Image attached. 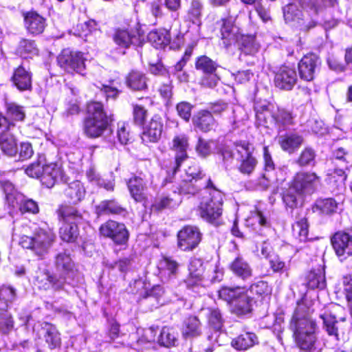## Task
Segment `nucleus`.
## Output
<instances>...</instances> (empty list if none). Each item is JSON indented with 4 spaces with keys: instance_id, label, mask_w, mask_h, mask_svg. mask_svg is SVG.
<instances>
[{
    "instance_id": "1",
    "label": "nucleus",
    "mask_w": 352,
    "mask_h": 352,
    "mask_svg": "<svg viewBox=\"0 0 352 352\" xmlns=\"http://www.w3.org/2000/svg\"><path fill=\"white\" fill-rule=\"evenodd\" d=\"M312 311L304 302H298L292 318L295 325L296 343L301 349L306 351L311 350L316 341V324L310 317Z\"/></svg>"
},
{
    "instance_id": "2",
    "label": "nucleus",
    "mask_w": 352,
    "mask_h": 352,
    "mask_svg": "<svg viewBox=\"0 0 352 352\" xmlns=\"http://www.w3.org/2000/svg\"><path fill=\"white\" fill-rule=\"evenodd\" d=\"M298 6L309 12V15L316 14L318 12L314 0H292L283 8L284 19L286 23H291L302 30L307 31L314 28L316 23L306 17Z\"/></svg>"
},
{
    "instance_id": "3",
    "label": "nucleus",
    "mask_w": 352,
    "mask_h": 352,
    "mask_svg": "<svg viewBox=\"0 0 352 352\" xmlns=\"http://www.w3.org/2000/svg\"><path fill=\"white\" fill-rule=\"evenodd\" d=\"M112 121L113 116L107 114L101 102H89L84 121V132L89 137L98 138L103 134Z\"/></svg>"
},
{
    "instance_id": "4",
    "label": "nucleus",
    "mask_w": 352,
    "mask_h": 352,
    "mask_svg": "<svg viewBox=\"0 0 352 352\" xmlns=\"http://www.w3.org/2000/svg\"><path fill=\"white\" fill-rule=\"evenodd\" d=\"M219 296L231 305L232 313L237 316H248L253 310L254 298L245 288L224 287L219 291Z\"/></svg>"
},
{
    "instance_id": "5",
    "label": "nucleus",
    "mask_w": 352,
    "mask_h": 352,
    "mask_svg": "<svg viewBox=\"0 0 352 352\" xmlns=\"http://www.w3.org/2000/svg\"><path fill=\"white\" fill-rule=\"evenodd\" d=\"M55 239V235L49 229L36 228L32 236L23 235L19 244L25 249H29L38 256L43 258L48 253Z\"/></svg>"
},
{
    "instance_id": "6",
    "label": "nucleus",
    "mask_w": 352,
    "mask_h": 352,
    "mask_svg": "<svg viewBox=\"0 0 352 352\" xmlns=\"http://www.w3.org/2000/svg\"><path fill=\"white\" fill-rule=\"evenodd\" d=\"M210 188L209 197L204 199L199 206L201 218L210 223H214L221 217L222 213L223 195L221 191L213 187L209 179L206 186Z\"/></svg>"
},
{
    "instance_id": "7",
    "label": "nucleus",
    "mask_w": 352,
    "mask_h": 352,
    "mask_svg": "<svg viewBox=\"0 0 352 352\" xmlns=\"http://www.w3.org/2000/svg\"><path fill=\"white\" fill-rule=\"evenodd\" d=\"M256 116L258 120L263 124H268L267 119L273 121L278 129V134L287 129V128L293 124V117L292 113L284 109H278L273 113L270 112L268 106H256L255 107Z\"/></svg>"
},
{
    "instance_id": "8",
    "label": "nucleus",
    "mask_w": 352,
    "mask_h": 352,
    "mask_svg": "<svg viewBox=\"0 0 352 352\" xmlns=\"http://www.w3.org/2000/svg\"><path fill=\"white\" fill-rule=\"evenodd\" d=\"M218 67L217 63L207 56H201L197 58L195 68L204 74L200 80L202 86L212 88L217 85L219 80L216 72Z\"/></svg>"
},
{
    "instance_id": "9",
    "label": "nucleus",
    "mask_w": 352,
    "mask_h": 352,
    "mask_svg": "<svg viewBox=\"0 0 352 352\" xmlns=\"http://www.w3.org/2000/svg\"><path fill=\"white\" fill-rule=\"evenodd\" d=\"M85 58L81 52H72L65 49L57 58L59 66L67 72H76L83 75L85 69Z\"/></svg>"
},
{
    "instance_id": "10",
    "label": "nucleus",
    "mask_w": 352,
    "mask_h": 352,
    "mask_svg": "<svg viewBox=\"0 0 352 352\" xmlns=\"http://www.w3.org/2000/svg\"><path fill=\"white\" fill-rule=\"evenodd\" d=\"M99 231L101 235L111 239L117 245H124L129 239L125 225L115 221L110 220L102 224Z\"/></svg>"
},
{
    "instance_id": "11",
    "label": "nucleus",
    "mask_w": 352,
    "mask_h": 352,
    "mask_svg": "<svg viewBox=\"0 0 352 352\" xmlns=\"http://www.w3.org/2000/svg\"><path fill=\"white\" fill-rule=\"evenodd\" d=\"M201 240V233L196 226H184L177 234V246L182 251H192Z\"/></svg>"
},
{
    "instance_id": "12",
    "label": "nucleus",
    "mask_w": 352,
    "mask_h": 352,
    "mask_svg": "<svg viewBox=\"0 0 352 352\" xmlns=\"http://www.w3.org/2000/svg\"><path fill=\"white\" fill-rule=\"evenodd\" d=\"M6 114L0 113V129L10 131L15 126V122L23 121L25 113L23 107L10 102L6 104Z\"/></svg>"
},
{
    "instance_id": "13",
    "label": "nucleus",
    "mask_w": 352,
    "mask_h": 352,
    "mask_svg": "<svg viewBox=\"0 0 352 352\" xmlns=\"http://www.w3.org/2000/svg\"><path fill=\"white\" fill-rule=\"evenodd\" d=\"M34 330L49 349H54L60 346V333L54 324L47 322H39L35 325Z\"/></svg>"
},
{
    "instance_id": "14",
    "label": "nucleus",
    "mask_w": 352,
    "mask_h": 352,
    "mask_svg": "<svg viewBox=\"0 0 352 352\" xmlns=\"http://www.w3.org/2000/svg\"><path fill=\"white\" fill-rule=\"evenodd\" d=\"M331 246L340 261L352 255V236L346 232H336L331 237Z\"/></svg>"
},
{
    "instance_id": "15",
    "label": "nucleus",
    "mask_w": 352,
    "mask_h": 352,
    "mask_svg": "<svg viewBox=\"0 0 352 352\" xmlns=\"http://www.w3.org/2000/svg\"><path fill=\"white\" fill-rule=\"evenodd\" d=\"M318 182L315 173L300 172L294 176L292 185L303 195L313 192Z\"/></svg>"
},
{
    "instance_id": "16",
    "label": "nucleus",
    "mask_w": 352,
    "mask_h": 352,
    "mask_svg": "<svg viewBox=\"0 0 352 352\" xmlns=\"http://www.w3.org/2000/svg\"><path fill=\"white\" fill-rule=\"evenodd\" d=\"M296 81V70L287 66L281 67L276 73L274 77L276 87L284 90H291Z\"/></svg>"
},
{
    "instance_id": "17",
    "label": "nucleus",
    "mask_w": 352,
    "mask_h": 352,
    "mask_svg": "<svg viewBox=\"0 0 352 352\" xmlns=\"http://www.w3.org/2000/svg\"><path fill=\"white\" fill-rule=\"evenodd\" d=\"M333 175L334 178L336 177V175L338 177V178L334 181L336 184L338 193L336 199L331 198V213L342 210L344 201L343 192L345 189L344 182L346 178L345 173L342 168L335 169Z\"/></svg>"
},
{
    "instance_id": "18",
    "label": "nucleus",
    "mask_w": 352,
    "mask_h": 352,
    "mask_svg": "<svg viewBox=\"0 0 352 352\" xmlns=\"http://www.w3.org/2000/svg\"><path fill=\"white\" fill-rule=\"evenodd\" d=\"M318 63V58L316 54H310L303 56L298 63L300 78L306 81L312 80Z\"/></svg>"
},
{
    "instance_id": "19",
    "label": "nucleus",
    "mask_w": 352,
    "mask_h": 352,
    "mask_svg": "<svg viewBox=\"0 0 352 352\" xmlns=\"http://www.w3.org/2000/svg\"><path fill=\"white\" fill-rule=\"evenodd\" d=\"M163 124L159 116H153L144 127L142 140L145 142H156L161 137Z\"/></svg>"
},
{
    "instance_id": "20",
    "label": "nucleus",
    "mask_w": 352,
    "mask_h": 352,
    "mask_svg": "<svg viewBox=\"0 0 352 352\" xmlns=\"http://www.w3.org/2000/svg\"><path fill=\"white\" fill-rule=\"evenodd\" d=\"M131 196L137 202H143L147 198L146 184L144 179L140 177L134 176L127 182Z\"/></svg>"
},
{
    "instance_id": "21",
    "label": "nucleus",
    "mask_w": 352,
    "mask_h": 352,
    "mask_svg": "<svg viewBox=\"0 0 352 352\" xmlns=\"http://www.w3.org/2000/svg\"><path fill=\"white\" fill-rule=\"evenodd\" d=\"M221 22V39L223 41V44L228 47L239 40L241 34L239 28L233 25L231 19H223Z\"/></svg>"
},
{
    "instance_id": "22",
    "label": "nucleus",
    "mask_w": 352,
    "mask_h": 352,
    "mask_svg": "<svg viewBox=\"0 0 352 352\" xmlns=\"http://www.w3.org/2000/svg\"><path fill=\"white\" fill-rule=\"evenodd\" d=\"M179 267V263L170 256H164L158 263L161 277L166 280L176 277Z\"/></svg>"
},
{
    "instance_id": "23",
    "label": "nucleus",
    "mask_w": 352,
    "mask_h": 352,
    "mask_svg": "<svg viewBox=\"0 0 352 352\" xmlns=\"http://www.w3.org/2000/svg\"><path fill=\"white\" fill-rule=\"evenodd\" d=\"M56 213L59 219L63 223L77 225L83 219L82 213L76 208L70 205H60L57 209Z\"/></svg>"
},
{
    "instance_id": "24",
    "label": "nucleus",
    "mask_w": 352,
    "mask_h": 352,
    "mask_svg": "<svg viewBox=\"0 0 352 352\" xmlns=\"http://www.w3.org/2000/svg\"><path fill=\"white\" fill-rule=\"evenodd\" d=\"M235 43H238L239 47L241 51L239 58L243 60L245 56H254L259 50V45L256 43L255 37L250 35L241 34L239 40Z\"/></svg>"
},
{
    "instance_id": "25",
    "label": "nucleus",
    "mask_w": 352,
    "mask_h": 352,
    "mask_svg": "<svg viewBox=\"0 0 352 352\" xmlns=\"http://www.w3.org/2000/svg\"><path fill=\"white\" fill-rule=\"evenodd\" d=\"M14 86L20 91L30 90L32 88V74L23 66L17 67L12 76Z\"/></svg>"
},
{
    "instance_id": "26",
    "label": "nucleus",
    "mask_w": 352,
    "mask_h": 352,
    "mask_svg": "<svg viewBox=\"0 0 352 352\" xmlns=\"http://www.w3.org/2000/svg\"><path fill=\"white\" fill-rule=\"evenodd\" d=\"M24 21L28 31L32 34H41L46 25L45 19L35 12H28Z\"/></svg>"
},
{
    "instance_id": "27",
    "label": "nucleus",
    "mask_w": 352,
    "mask_h": 352,
    "mask_svg": "<svg viewBox=\"0 0 352 352\" xmlns=\"http://www.w3.org/2000/svg\"><path fill=\"white\" fill-rule=\"evenodd\" d=\"M194 125L203 132H208L214 129L217 122L212 113L208 111H201L192 118Z\"/></svg>"
},
{
    "instance_id": "28",
    "label": "nucleus",
    "mask_w": 352,
    "mask_h": 352,
    "mask_svg": "<svg viewBox=\"0 0 352 352\" xmlns=\"http://www.w3.org/2000/svg\"><path fill=\"white\" fill-rule=\"evenodd\" d=\"M189 277L186 280L188 287L198 285L202 280L204 272L203 261L201 258H193L189 265Z\"/></svg>"
},
{
    "instance_id": "29",
    "label": "nucleus",
    "mask_w": 352,
    "mask_h": 352,
    "mask_svg": "<svg viewBox=\"0 0 352 352\" xmlns=\"http://www.w3.org/2000/svg\"><path fill=\"white\" fill-rule=\"evenodd\" d=\"M230 269L239 278L247 280L252 276L250 264L241 256L236 257L230 263Z\"/></svg>"
},
{
    "instance_id": "30",
    "label": "nucleus",
    "mask_w": 352,
    "mask_h": 352,
    "mask_svg": "<svg viewBox=\"0 0 352 352\" xmlns=\"http://www.w3.org/2000/svg\"><path fill=\"white\" fill-rule=\"evenodd\" d=\"M278 142L283 151L289 153H293L299 148L302 142V138L296 133H289L285 135L278 134Z\"/></svg>"
},
{
    "instance_id": "31",
    "label": "nucleus",
    "mask_w": 352,
    "mask_h": 352,
    "mask_svg": "<svg viewBox=\"0 0 352 352\" xmlns=\"http://www.w3.org/2000/svg\"><path fill=\"white\" fill-rule=\"evenodd\" d=\"M96 214L98 216L105 214H123L126 210L119 205L115 200H104L101 201L96 208Z\"/></svg>"
},
{
    "instance_id": "32",
    "label": "nucleus",
    "mask_w": 352,
    "mask_h": 352,
    "mask_svg": "<svg viewBox=\"0 0 352 352\" xmlns=\"http://www.w3.org/2000/svg\"><path fill=\"white\" fill-rule=\"evenodd\" d=\"M117 135L120 144L124 148V150H121V151L132 152L134 146L131 142L132 135L129 131V124L124 122H118Z\"/></svg>"
},
{
    "instance_id": "33",
    "label": "nucleus",
    "mask_w": 352,
    "mask_h": 352,
    "mask_svg": "<svg viewBox=\"0 0 352 352\" xmlns=\"http://www.w3.org/2000/svg\"><path fill=\"white\" fill-rule=\"evenodd\" d=\"M305 284L310 289H324L326 287V280L323 269L318 268L311 270L305 276Z\"/></svg>"
},
{
    "instance_id": "34",
    "label": "nucleus",
    "mask_w": 352,
    "mask_h": 352,
    "mask_svg": "<svg viewBox=\"0 0 352 352\" xmlns=\"http://www.w3.org/2000/svg\"><path fill=\"white\" fill-rule=\"evenodd\" d=\"M113 39L118 46L128 48L131 45L135 44L138 38L135 34L129 32L128 30L118 29L115 32Z\"/></svg>"
},
{
    "instance_id": "35",
    "label": "nucleus",
    "mask_w": 352,
    "mask_h": 352,
    "mask_svg": "<svg viewBox=\"0 0 352 352\" xmlns=\"http://www.w3.org/2000/svg\"><path fill=\"white\" fill-rule=\"evenodd\" d=\"M38 50L33 40L21 38L16 48V54L23 58H32L37 55Z\"/></svg>"
},
{
    "instance_id": "36",
    "label": "nucleus",
    "mask_w": 352,
    "mask_h": 352,
    "mask_svg": "<svg viewBox=\"0 0 352 352\" xmlns=\"http://www.w3.org/2000/svg\"><path fill=\"white\" fill-rule=\"evenodd\" d=\"M148 40L155 48H162L170 43V33L164 29L151 31L148 34Z\"/></svg>"
},
{
    "instance_id": "37",
    "label": "nucleus",
    "mask_w": 352,
    "mask_h": 352,
    "mask_svg": "<svg viewBox=\"0 0 352 352\" xmlns=\"http://www.w3.org/2000/svg\"><path fill=\"white\" fill-rule=\"evenodd\" d=\"M65 194L71 203L77 204L84 198L85 190L81 182L74 181L65 188Z\"/></svg>"
},
{
    "instance_id": "38",
    "label": "nucleus",
    "mask_w": 352,
    "mask_h": 352,
    "mask_svg": "<svg viewBox=\"0 0 352 352\" xmlns=\"http://www.w3.org/2000/svg\"><path fill=\"white\" fill-rule=\"evenodd\" d=\"M258 343L257 336L254 333L241 334L232 341V346L237 350H246Z\"/></svg>"
},
{
    "instance_id": "39",
    "label": "nucleus",
    "mask_w": 352,
    "mask_h": 352,
    "mask_svg": "<svg viewBox=\"0 0 352 352\" xmlns=\"http://www.w3.org/2000/svg\"><path fill=\"white\" fill-rule=\"evenodd\" d=\"M55 267L59 274L67 275L73 270L74 262L70 254L66 252L58 253L55 257Z\"/></svg>"
},
{
    "instance_id": "40",
    "label": "nucleus",
    "mask_w": 352,
    "mask_h": 352,
    "mask_svg": "<svg viewBox=\"0 0 352 352\" xmlns=\"http://www.w3.org/2000/svg\"><path fill=\"white\" fill-rule=\"evenodd\" d=\"M16 298V289L9 285L0 288V311H8Z\"/></svg>"
},
{
    "instance_id": "41",
    "label": "nucleus",
    "mask_w": 352,
    "mask_h": 352,
    "mask_svg": "<svg viewBox=\"0 0 352 352\" xmlns=\"http://www.w3.org/2000/svg\"><path fill=\"white\" fill-rule=\"evenodd\" d=\"M126 84L133 90H144L147 87V78L140 72L133 71L126 78Z\"/></svg>"
},
{
    "instance_id": "42",
    "label": "nucleus",
    "mask_w": 352,
    "mask_h": 352,
    "mask_svg": "<svg viewBox=\"0 0 352 352\" xmlns=\"http://www.w3.org/2000/svg\"><path fill=\"white\" fill-rule=\"evenodd\" d=\"M183 336L185 338H195L201 335V322L196 316H190L184 322Z\"/></svg>"
},
{
    "instance_id": "43",
    "label": "nucleus",
    "mask_w": 352,
    "mask_h": 352,
    "mask_svg": "<svg viewBox=\"0 0 352 352\" xmlns=\"http://www.w3.org/2000/svg\"><path fill=\"white\" fill-rule=\"evenodd\" d=\"M302 195L301 192H299L296 188L291 185L283 193V200L286 207L294 209L302 202Z\"/></svg>"
},
{
    "instance_id": "44",
    "label": "nucleus",
    "mask_w": 352,
    "mask_h": 352,
    "mask_svg": "<svg viewBox=\"0 0 352 352\" xmlns=\"http://www.w3.org/2000/svg\"><path fill=\"white\" fill-rule=\"evenodd\" d=\"M16 206L19 207L22 214H37L39 212L38 204L33 199L26 197L24 195H19Z\"/></svg>"
},
{
    "instance_id": "45",
    "label": "nucleus",
    "mask_w": 352,
    "mask_h": 352,
    "mask_svg": "<svg viewBox=\"0 0 352 352\" xmlns=\"http://www.w3.org/2000/svg\"><path fill=\"white\" fill-rule=\"evenodd\" d=\"M345 319L344 308L338 304L331 302V336L334 335L339 340L338 327L335 323Z\"/></svg>"
},
{
    "instance_id": "46",
    "label": "nucleus",
    "mask_w": 352,
    "mask_h": 352,
    "mask_svg": "<svg viewBox=\"0 0 352 352\" xmlns=\"http://www.w3.org/2000/svg\"><path fill=\"white\" fill-rule=\"evenodd\" d=\"M177 335L173 328L164 327L158 337V342L160 345L166 347L175 346L177 341Z\"/></svg>"
},
{
    "instance_id": "47",
    "label": "nucleus",
    "mask_w": 352,
    "mask_h": 352,
    "mask_svg": "<svg viewBox=\"0 0 352 352\" xmlns=\"http://www.w3.org/2000/svg\"><path fill=\"white\" fill-rule=\"evenodd\" d=\"M8 131H2L0 133V147L5 154H12L15 151L16 144L14 136Z\"/></svg>"
},
{
    "instance_id": "48",
    "label": "nucleus",
    "mask_w": 352,
    "mask_h": 352,
    "mask_svg": "<svg viewBox=\"0 0 352 352\" xmlns=\"http://www.w3.org/2000/svg\"><path fill=\"white\" fill-rule=\"evenodd\" d=\"M170 149L173 152L187 154L189 150L188 138L185 134L175 135L170 144Z\"/></svg>"
},
{
    "instance_id": "49",
    "label": "nucleus",
    "mask_w": 352,
    "mask_h": 352,
    "mask_svg": "<svg viewBox=\"0 0 352 352\" xmlns=\"http://www.w3.org/2000/svg\"><path fill=\"white\" fill-rule=\"evenodd\" d=\"M204 311L208 318L209 325L217 331L220 330L223 323V319L220 310L217 308H207Z\"/></svg>"
},
{
    "instance_id": "50",
    "label": "nucleus",
    "mask_w": 352,
    "mask_h": 352,
    "mask_svg": "<svg viewBox=\"0 0 352 352\" xmlns=\"http://www.w3.org/2000/svg\"><path fill=\"white\" fill-rule=\"evenodd\" d=\"M78 234L79 232L77 225L63 223V225L60 228V236L65 241L74 242L77 239Z\"/></svg>"
},
{
    "instance_id": "51",
    "label": "nucleus",
    "mask_w": 352,
    "mask_h": 352,
    "mask_svg": "<svg viewBox=\"0 0 352 352\" xmlns=\"http://www.w3.org/2000/svg\"><path fill=\"white\" fill-rule=\"evenodd\" d=\"M2 189L4 192L7 204L10 206L15 208L19 195H21L22 194L17 192L14 189L13 184L8 181L2 183Z\"/></svg>"
},
{
    "instance_id": "52",
    "label": "nucleus",
    "mask_w": 352,
    "mask_h": 352,
    "mask_svg": "<svg viewBox=\"0 0 352 352\" xmlns=\"http://www.w3.org/2000/svg\"><path fill=\"white\" fill-rule=\"evenodd\" d=\"M203 3L200 0H192L188 10V19L193 23H198L202 15Z\"/></svg>"
},
{
    "instance_id": "53",
    "label": "nucleus",
    "mask_w": 352,
    "mask_h": 352,
    "mask_svg": "<svg viewBox=\"0 0 352 352\" xmlns=\"http://www.w3.org/2000/svg\"><path fill=\"white\" fill-rule=\"evenodd\" d=\"M217 147V142L216 141L199 138L195 146V151L199 154H210L214 153Z\"/></svg>"
},
{
    "instance_id": "54",
    "label": "nucleus",
    "mask_w": 352,
    "mask_h": 352,
    "mask_svg": "<svg viewBox=\"0 0 352 352\" xmlns=\"http://www.w3.org/2000/svg\"><path fill=\"white\" fill-rule=\"evenodd\" d=\"M293 232L300 241H305L308 236V224L307 219L302 218L296 222L293 225Z\"/></svg>"
},
{
    "instance_id": "55",
    "label": "nucleus",
    "mask_w": 352,
    "mask_h": 352,
    "mask_svg": "<svg viewBox=\"0 0 352 352\" xmlns=\"http://www.w3.org/2000/svg\"><path fill=\"white\" fill-rule=\"evenodd\" d=\"M14 327L12 316L8 311H0V334L9 333Z\"/></svg>"
},
{
    "instance_id": "56",
    "label": "nucleus",
    "mask_w": 352,
    "mask_h": 352,
    "mask_svg": "<svg viewBox=\"0 0 352 352\" xmlns=\"http://www.w3.org/2000/svg\"><path fill=\"white\" fill-rule=\"evenodd\" d=\"M62 172L60 167L56 163H51L50 164H43V175L44 178L50 177L54 182L59 179H62Z\"/></svg>"
},
{
    "instance_id": "57",
    "label": "nucleus",
    "mask_w": 352,
    "mask_h": 352,
    "mask_svg": "<svg viewBox=\"0 0 352 352\" xmlns=\"http://www.w3.org/2000/svg\"><path fill=\"white\" fill-rule=\"evenodd\" d=\"M257 164L256 160L252 155H241L239 170L245 174L251 173Z\"/></svg>"
},
{
    "instance_id": "58",
    "label": "nucleus",
    "mask_w": 352,
    "mask_h": 352,
    "mask_svg": "<svg viewBox=\"0 0 352 352\" xmlns=\"http://www.w3.org/2000/svg\"><path fill=\"white\" fill-rule=\"evenodd\" d=\"M44 155H39L36 162L31 164L25 170V173L31 177L39 178L43 175V164H42Z\"/></svg>"
},
{
    "instance_id": "59",
    "label": "nucleus",
    "mask_w": 352,
    "mask_h": 352,
    "mask_svg": "<svg viewBox=\"0 0 352 352\" xmlns=\"http://www.w3.org/2000/svg\"><path fill=\"white\" fill-rule=\"evenodd\" d=\"M193 182L195 181L187 178L184 179L178 188L179 193L184 195L195 194L200 187L197 186Z\"/></svg>"
},
{
    "instance_id": "60",
    "label": "nucleus",
    "mask_w": 352,
    "mask_h": 352,
    "mask_svg": "<svg viewBox=\"0 0 352 352\" xmlns=\"http://www.w3.org/2000/svg\"><path fill=\"white\" fill-rule=\"evenodd\" d=\"M192 105L187 102H181L177 104L176 109L178 115L185 121H188L191 117Z\"/></svg>"
},
{
    "instance_id": "61",
    "label": "nucleus",
    "mask_w": 352,
    "mask_h": 352,
    "mask_svg": "<svg viewBox=\"0 0 352 352\" xmlns=\"http://www.w3.org/2000/svg\"><path fill=\"white\" fill-rule=\"evenodd\" d=\"M133 116L134 123L142 126L147 116V111L143 107L136 104L133 106Z\"/></svg>"
},
{
    "instance_id": "62",
    "label": "nucleus",
    "mask_w": 352,
    "mask_h": 352,
    "mask_svg": "<svg viewBox=\"0 0 352 352\" xmlns=\"http://www.w3.org/2000/svg\"><path fill=\"white\" fill-rule=\"evenodd\" d=\"M179 201H174L173 199L168 197H162L156 201L153 207L158 210H163L166 208H173L178 205Z\"/></svg>"
},
{
    "instance_id": "63",
    "label": "nucleus",
    "mask_w": 352,
    "mask_h": 352,
    "mask_svg": "<svg viewBox=\"0 0 352 352\" xmlns=\"http://www.w3.org/2000/svg\"><path fill=\"white\" fill-rule=\"evenodd\" d=\"M250 292L261 296L268 294L270 292L269 285L265 281H258L250 286Z\"/></svg>"
},
{
    "instance_id": "64",
    "label": "nucleus",
    "mask_w": 352,
    "mask_h": 352,
    "mask_svg": "<svg viewBox=\"0 0 352 352\" xmlns=\"http://www.w3.org/2000/svg\"><path fill=\"white\" fill-rule=\"evenodd\" d=\"M59 278H58L55 275H47V280L54 289H60L63 288L66 282V275L59 274Z\"/></svg>"
}]
</instances>
